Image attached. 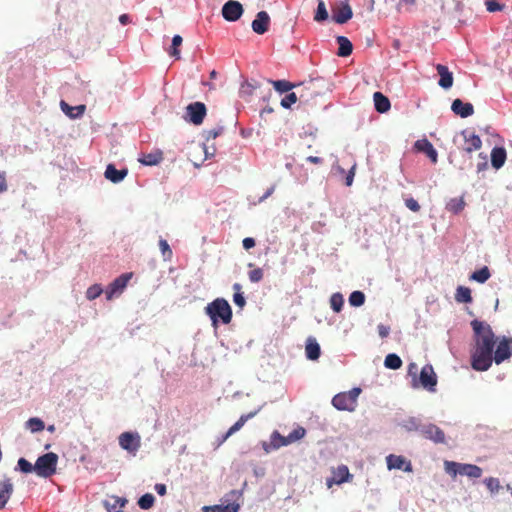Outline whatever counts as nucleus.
<instances>
[{
	"mask_svg": "<svg viewBox=\"0 0 512 512\" xmlns=\"http://www.w3.org/2000/svg\"><path fill=\"white\" fill-rule=\"evenodd\" d=\"M386 464L389 469H403L406 472H411V462H408L404 456L390 454L386 456Z\"/></svg>",
	"mask_w": 512,
	"mask_h": 512,
	"instance_id": "obj_17",
	"label": "nucleus"
},
{
	"mask_svg": "<svg viewBox=\"0 0 512 512\" xmlns=\"http://www.w3.org/2000/svg\"><path fill=\"white\" fill-rule=\"evenodd\" d=\"M270 17L266 11H258V35H263L269 31Z\"/></svg>",
	"mask_w": 512,
	"mask_h": 512,
	"instance_id": "obj_33",
	"label": "nucleus"
},
{
	"mask_svg": "<svg viewBox=\"0 0 512 512\" xmlns=\"http://www.w3.org/2000/svg\"><path fill=\"white\" fill-rule=\"evenodd\" d=\"M377 330L379 332V336L382 339H384V337H387L390 333V327L385 326V324H379Z\"/></svg>",
	"mask_w": 512,
	"mask_h": 512,
	"instance_id": "obj_56",
	"label": "nucleus"
},
{
	"mask_svg": "<svg viewBox=\"0 0 512 512\" xmlns=\"http://www.w3.org/2000/svg\"><path fill=\"white\" fill-rule=\"evenodd\" d=\"M103 292L102 288L98 284L90 286L86 291V297L89 300H94L101 295Z\"/></svg>",
	"mask_w": 512,
	"mask_h": 512,
	"instance_id": "obj_47",
	"label": "nucleus"
},
{
	"mask_svg": "<svg viewBox=\"0 0 512 512\" xmlns=\"http://www.w3.org/2000/svg\"><path fill=\"white\" fill-rule=\"evenodd\" d=\"M451 108L454 113L458 114L462 118L469 117V115L474 113L473 104L464 103L461 99L452 101Z\"/></svg>",
	"mask_w": 512,
	"mask_h": 512,
	"instance_id": "obj_23",
	"label": "nucleus"
},
{
	"mask_svg": "<svg viewBox=\"0 0 512 512\" xmlns=\"http://www.w3.org/2000/svg\"><path fill=\"white\" fill-rule=\"evenodd\" d=\"M353 16L350 5L346 4L341 6L338 10L333 13V20L336 23L343 24L350 20Z\"/></svg>",
	"mask_w": 512,
	"mask_h": 512,
	"instance_id": "obj_29",
	"label": "nucleus"
},
{
	"mask_svg": "<svg viewBox=\"0 0 512 512\" xmlns=\"http://www.w3.org/2000/svg\"><path fill=\"white\" fill-rule=\"evenodd\" d=\"M297 100L298 98L296 93L289 92L288 95H285V97L281 100V105L283 108L289 109L291 108L292 104H295Z\"/></svg>",
	"mask_w": 512,
	"mask_h": 512,
	"instance_id": "obj_49",
	"label": "nucleus"
},
{
	"mask_svg": "<svg viewBox=\"0 0 512 512\" xmlns=\"http://www.w3.org/2000/svg\"><path fill=\"white\" fill-rule=\"evenodd\" d=\"M13 491H14V486H13L11 479L4 477L0 481V509H3L6 506Z\"/></svg>",
	"mask_w": 512,
	"mask_h": 512,
	"instance_id": "obj_18",
	"label": "nucleus"
},
{
	"mask_svg": "<svg viewBox=\"0 0 512 512\" xmlns=\"http://www.w3.org/2000/svg\"><path fill=\"white\" fill-rule=\"evenodd\" d=\"M353 475L345 464H341L337 468L332 469V476L326 479V485L332 487L333 485H341L344 482H351Z\"/></svg>",
	"mask_w": 512,
	"mask_h": 512,
	"instance_id": "obj_11",
	"label": "nucleus"
},
{
	"mask_svg": "<svg viewBox=\"0 0 512 512\" xmlns=\"http://www.w3.org/2000/svg\"><path fill=\"white\" fill-rule=\"evenodd\" d=\"M436 70L439 75V86L445 89L452 87L453 85V73L449 71L446 65H436Z\"/></svg>",
	"mask_w": 512,
	"mask_h": 512,
	"instance_id": "obj_21",
	"label": "nucleus"
},
{
	"mask_svg": "<svg viewBox=\"0 0 512 512\" xmlns=\"http://www.w3.org/2000/svg\"><path fill=\"white\" fill-rule=\"evenodd\" d=\"M233 289L235 291L234 296H233V301L238 307L242 308L245 305V298L240 291L241 290L240 284L235 283L233 285Z\"/></svg>",
	"mask_w": 512,
	"mask_h": 512,
	"instance_id": "obj_45",
	"label": "nucleus"
},
{
	"mask_svg": "<svg viewBox=\"0 0 512 512\" xmlns=\"http://www.w3.org/2000/svg\"><path fill=\"white\" fill-rule=\"evenodd\" d=\"M507 159L505 147H494L491 150V163L494 169H500Z\"/></svg>",
	"mask_w": 512,
	"mask_h": 512,
	"instance_id": "obj_24",
	"label": "nucleus"
},
{
	"mask_svg": "<svg viewBox=\"0 0 512 512\" xmlns=\"http://www.w3.org/2000/svg\"><path fill=\"white\" fill-rule=\"evenodd\" d=\"M305 429L302 426H298V428L292 430L291 433L287 437L281 436L279 432H274L271 435L270 442H263L262 447L266 452L272 451V449H277L279 447L288 446L296 440L302 439L305 437Z\"/></svg>",
	"mask_w": 512,
	"mask_h": 512,
	"instance_id": "obj_3",
	"label": "nucleus"
},
{
	"mask_svg": "<svg viewBox=\"0 0 512 512\" xmlns=\"http://www.w3.org/2000/svg\"><path fill=\"white\" fill-rule=\"evenodd\" d=\"M415 148L418 151L424 152L426 156L435 164L438 160L437 150L433 147L432 143L427 139L416 140Z\"/></svg>",
	"mask_w": 512,
	"mask_h": 512,
	"instance_id": "obj_19",
	"label": "nucleus"
},
{
	"mask_svg": "<svg viewBox=\"0 0 512 512\" xmlns=\"http://www.w3.org/2000/svg\"><path fill=\"white\" fill-rule=\"evenodd\" d=\"M155 497L151 493H146L138 500V505L143 510H148L153 507Z\"/></svg>",
	"mask_w": 512,
	"mask_h": 512,
	"instance_id": "obj_40",
	"label": "nucleus"
},
{
	"mask_svg": "<svg viewBox=\"0 0 512 512\" xmlns=\"http://www.w3.org/2000/svg\"><path fill=\"white\" fill-rule=\"evenodd\" d=\"M274 192V186H272L271 188H269L266 192V194L262 195V197L259 199V200H263V199H266L267 196H269L270 194H273Z\"/></svg>",
	"mask_w": 512,
	"mask_h": 512,
	"instance_id": "obj_63",
	"label": "nucleus"
},
{
	"mask_svg": "<svg viewBox=\"0 0 512 512\" xmlns=\"http://www.w3.org/2000/svg\"><path fill=\"white\" fill-rule=\"evenodd\" d=\"M330 304L331 309H333L336 313H339L344 305V297L339 292L333 293L330 298Z\"/></svg>",
	"mask_w": 512,
	"mask_h": 512,
	"instance_id": "obj_39",
	"label": "nucleus"
},
{
	"mask_svg": "<svg viewBox=\"0 0 512 512\" xmlns=\"http://www.w3.org/2000/svg\"><path fill=\"white\" fill-rule=\"evenodd\" d=\"M202 154H207L206 146L204 144H195L190 147L189 160L194 166L199 167L204 159L201 158Z\"/></svg>",
	"mask_w": 512,
	"mask_h": 512,
	"instance_id": "obj_25",
	"label": "nucleus"
},
{
	"mask_svg": "<svg viewBox=\"0 0 512 512\" xmlns=\"http://www.w3.org/2000/svg\"><path fill=\"white\" fill-rule=\"evenodd\" d=\"M60 107H61V110L71 119H76V118L81 117L86 110L85 105L70 106L68 103H66L63 100L60 102Z\"/></svg>",
	"mask_w": 512,
	"mask_h": 512,
	"instance_id": "obj_27",
	"label": "nucleus"
},
{
	"mask_svg": "<svg viewBox=\"0 0 512 512\" xmlns=\"http://www.w3.org/2000/svg\"><path fill=\"white\" fill-rule=\"evenodd\" d=\"M255 412H250L246 415H242L238 421L232 425L229 430L218 440V446L222 445L232 434L239 431L243 425L247 422V420L253 418Z\"/></svg>",
	"mask_w": 512,
	"mask_h": 512,
	"instance_id": "obj_20",
	"label": "nucleus"
},
{
	"mask_svg": "<svg viewBox=\"0 0 512 512\" xmlns=\"http://www.w3.org/2000/svg\"><path fill=\"white\" fill-rule=\"evenodd\" d=\"M118 440L120 447L132 454H136L141 446V437L138 433L123 432Z\"/></svg>",
	"mask_w": 512,
	"mask_h": 512,
	"instance_id": "obj_9",
	"label": "nucleus"
},
{
	"mask_svg": "<svg viewBox=\"0 0 512 512\" xmlns=\"http://www.w3.org/2000/svg\"><path fill=\"white\" fill-rule=\"evenodd\" d=\"M26 426L28 429H30L32 432H39L42 431L45 427L44 422L39 418H30L26 422Z\"/></svg>",
	"mask_w": 512,
	"mask_h": 512,
	"instance_id": "obj_43",
	"label": "nucleus"
},
{
	"mask_svg": "<svg viewBox=\"0 0 512 512\" xmlns=\"http://www.w3.org/2000/svg\"><path fill=\"white\" fill-rule=\"evenodd\" d=\"M402 363H403V361H402L401 357L396 355V353H389L384 360V365L388 369H393V370L400 369V367L402 366Z\"/></svg>",
	"mask_w": 512,
	"mask_h": 512,
	"instance_id": "obj_35",
	"label": "nucleus"
},
{
	"mask_svg": "<svg viewBox=\"0 0 512 512\" xmlns=\"http://www.w3.org/2000/svg\"><path fill=\"white\" fill-rule=\"evenodd\" d=\"M474 331L475 345L472 351V367L478 371H486L493 365L496 338L490 324L478 319L471 322Z\"/></svg>",
	"mask_w": 512,
	"mask_h": 512,
	"instance_id": "obj_1",
	"label": "nucleus"
},
{
	"mask_svg": "<svg viewBox=\"0 0 512 512\" xmlns=\"http://www.w3.org/2000/svg\"><path fill=\"white\" fill-rule=\"evenodd\" d=\"M57 462V454L53 452L46 453L36 460L34 472L40 477H50L56 472Z\"/></svg>",
	"mask_w": 512,
	"mask_h": 512,
	"instance_id": "obj_6",
	"label": "nucleus"
},
{
	"mask_svg": "<svg viewBox=\"0 0 512 512\" xmlns=\"http://www.w3.org/2000/svg\"><path fill=\"white\" fill-rule=\"evenodd\" d=\"M419 381L422 387L429 391H435L437 384V374L433 370L432 365H425L422 367L419 375Z\"/></svg>",
	"mask_w": 512,
	"mask_h": 512,
	"instance_id": "obj_12",
	"label": "nucleus"
},
{
	"mask_svg": "<svg viewBox=\"0 0 512 512\" xmlns=\"http://www.w3.org/2000/svg\"><path fill=\"white\" fill-rule=\"evenodd\" d=\"M307 160L312 164H322L323 162L322 158H319V156H308Z\"/></svg>",
	"mask_w": 512,
	"mask_h": 512,
	"instance_id": "obj_61",
	"label": "nucleus"
},
{
	"mask_svg": "<svg viewBox=\"0 0 512 512\" xmlns=\"http://www.w3.org/2000/svg\"><path fill=\"white\" fill-rule=\"evenodd\" d=\"M162 159V156L161 154H152V153H149V154H146L143 156L142 159H140V161L145 164V165H156L158 164Z\"/></svg>",
	"mask_w": 512,
	"mask_h": 512,
	"instance_id": "obj_46",
	"label": "nucleus"
},
{
	"mask_svg": "<svg viewBox=\"0 0 512 512\" xmlns=\"http://www.w3.org/2000/svg\"><path fill=\"white\" fill-rule=\"evenodd\" d=\"M127 173V169L118 170L113 164H109L105 170V177L113 183H118L125 178Z\"/></svg>",
	"mask_w": 512,
	"mask_h": 512,
	"instance_id": "obj_28",
	"label": "nucleus"
},
{
	"mask_svg": "<svg viewBox=\"0 0 512 512\" xmlns=\"http://www.w3.org/2000/svg\"><path fill=\"white\" fill-rule=\"evenodd\" d=\"M159 248L162 253L163 259L165 261L171 260L173 253H172V250H171L168 242L165 239L159 240Z\"/></svg>",
	"mask_w": 512,
	"mask_h": 512,
	"instance_id": "obj_44",
	"label": "nucleus"
},
{
	"mask_svg": "<svg viewBox=\"0 0 512 512\" xmlns=\"http://www.w3.org/2000/svg\"><path fill=\"white\" fill-rule=\"evenodd\" d=\"M337 43H338V56L339 57H348L352 53L353 45L351 40L348 39L346 36H338L337 37Z\"/></svg>",
	"mask_w": 512,
	"mask_h": 512,
	"instance_id": "obj_30",
	"label": "nucleus"
},
{
	"mask_svg": "<svg viewBox=\"0 0 512 512\" xmlns=\"http://www.w3.org/2000/svg\"><path fill=\"white\" fill-rule=\"evenodd\" d=\"M253 87L250 84H243L239 90V94L246 100H251L253 95Z\"/></svg>",
	"mask_w": 512,
	"mask_h": 512,
	"instance_id": "obj_50",
	"label": "nucleus"
},
{
	"mask_svg": "<svg viewBox=\"0 0 512 512\" xmlns=\"http://www.w3.org/2000/svg\"><path fill=\"white\" fill-rule=\"evenodd\" d=\"M7 181L4 172H0V193H3L7 190Z\"/></svg>",
	"mask_w": 512,
	"mask_h": 512,
	"instance_id": "obj_57",
	"label": "nucleus"
},
{
	"mask_svg": "<svg viewBox=\"0 0 512 512\" xmlns=\"http://www.w3.org/2000/svg\"><path fill=\"white\" fill-rule=\"evenodd\" d=\"M485 5L489 12L502 11L505 8V5L499 4V2L495 0H486Z\"/></svg>",
	"mask_w": 512,
	"mask_h": 512,
	"instance_id": "obj_52",
	"label": "nucleus"
},
{
	"mask_svg": "<svg viewBox=\"0 0 512 512\" xmlns=\"http://www.w3.org/2000/svg\"><path fill=\"white\" fill-rule=\"evenodd\" d=\"M127 502L128 500L124 497L111 496L109 499L103 501V506L107 512H122Z\"/></svg>",
	"mask_w": 512,
	"mask_h": 512,
	"instance_id": "obj_22",
	"label": "nucleus"
},
{
	"mask_svg": "<svg viewBox=\"0 0 512 512\" xmlns=\"http://www.w3.org/2000/svg\"><path fill=\"white\" fill-rule=\"evenodd\" d=\"M18 467L19 469L24 473H31L34 471V465H32L28 460L25 458H20L18 460Z\"/></svg>",
	"mask_w": 512,
	"mask_h": 512,
	"instance_id": "obj_51",
	"label": "nucleus"
},
{
	"mask_svg": "<svg viewBox=\"0 0 512 512\" xmlns=\"http://www.w3.org/2000/svg\"><path fill=\"white\" fill-rule=\"evenodd\" d=\"M479 156L482 157L484 161H483V163H478L477 164V169H478V172H482V170H485L487 168L488 163L486 161V155L479 154Z\"/></svg>",
	"mask_w": 512,
	"mask_h": 512,
	"instance_id": "obj_60",
	"label": "nucleus"
},
{
	"mask_svg": "<svg viewBox=\"0 0 512 512\" xmlns=\"http://www.w3.org/2000/svg\"><path fill=\"white\" fill-rule=\"evenodd\" d=\"M243 13V7L240 2L229 0L222 7V16L225 20L234 22L238 20Z\"/></svg>",
	"mask_w": 512,
	"mask_h": 512,
	"instance_id": "obj_13",
	"label": "nucleus"
},
{
	"mask_svg": "<svg viewBox=\"0 0 512 512\" xmlns=\"http://www.w3.org/2000/svg\"><path fill=\"white\" fill-rule=\"evenodd\" d=\"M256 242L254 238L248 237L243 240V246L245 249H250L255 246Z\"/></svg>",
	"mask_w": 512,
	"mask_h": 512,
	"instance_id": "obj_58",
	"label": "nucleus"
},
{
	"mask_svg": "<svg viewBox=\"0 0 512 512\" xmlns=\"http://www.w3.org/2000/svg\"><path fill=\"white\" fill-rule=\"evenodd\" d=\"M355 168H356V164L353 165V167L350 168V170L348 171V173L346 174V177H345V185L346 186H351L353 181H354V177H355Z\"/></svg>",
	"mask_w": 512,
	"mask_h": 512,
	"instance_id": "obj_54",
	"label": "nucleus"
},
{
	"mask_svg": "<svg viewBox=\"0 0 512 512\" xmlns=\"http://www.w3.org/2000/svg\"><path fill=\"white\" fill-rule=\"evenodd\" d=\"M462 136L465 140L464 151L471 153L478 151L483 145L481 137L472 130H462Z\"/></svg>",
	"mask_w": 512,
	"mask_h": 512,
	"instance_id": "obj_15",
	"label": "nucleus"
},
{
	"mask_svg": "<svg viewBox=\"0 0 512 512\" xmlns=\"http://www.w3.org/2000/svg\"><path fill=\"white\" fill-rule=\"evenodd\" d=\"M466 202L463 197L452 198L446 204V209L452 213H459L465 208Z\"/></svg>",
	"mask_w": 512,
	"mask_h": 512,
	"instance_id": "obj_34",
	"label": "nucleus"
},
{
	"mask_svg": "<svg viewBox=\"0 0 512 512\" xmlns=\"http://www.w3.org/2000/svg\"><path fill=\"white\" fill-rule=\"evenodd\" d=\"M242 493L238 490H231L222 499L219 505L205 506L203 512H238L240 508L239 500Z\"/></svg>",
	"mask_w": 512,
	"mask_h": 512,
	"instance_id": "obj_5",
	"label": "nucleus"
},
{
	"mask_svg": "<svg viewBox=\"0 0 512 512\" xmlns=\"http://www.w3.org/2000/svg\"><path fill=\"white\" fill-rule=\"evenodd\" d=\"M249 277H250L251 281H253V282L256 281V269L249 271Z\"/></svg>",
	"mask_w": 512,
	"mask_h": 512,
	"instance_id": "obj_64",
	"label": "nucleus"
},
{
	"mask_svg": "<svg viewBox=\"0 0 512 512\" xmlns=\"http://www.w3.org/2000/svg\"><path fill=\"white\" fill-rule=\"evenodd\" d=\"M305 352L309 359H318L321 354L319 343L315 339H309L305 346Z\"/></svg>",
	"mask_w": 512,
	"mask_h": 512,
	"instance_id": "obj_31",
	"label": "nucleus"
},
{
	"mask_svg": "<svg viewBox=\"0 0 512 512\" xmlns=\"http://www.w3.org/2000/svg\"><path fill=\"white\" fill-rule=\"evenodd\" d=\"M207 114V109L202 102H193L186 107V115L184 119L194 125H201Z\"/></svg>",
	"mask_w": 512,
	"mask_h": 512,
	"instance_id": "obj_8",
	"label": "nucleus"
},
{
	"mask_svg": "<svg viewBox=\"0 0 512 512\" xmlns=\"http://www.w3.org/2000/svg\"><path fill=\"white\" fill-rule=\"evenodd\" d=\"M268 83H272L275 90L278 92H289L291 89L295 87L294 83L289 82V80H267Z\"/></svg>",
	"mask_w": 512,
	"mask_h": 512,
	"instance_id": "obj_36",
	"label": "nucleus"
},
{
	"mask_svg": "<svg viewBox=\"0 0 512 512\" xmlns=\"http://www.w3.org/2000/svg\"><path fill=\"white\" fill-rule=\"evenodd\" d=\"M329 18L328 10L325 6V1L318 0V7L314 14L315 21H324Z\"/></svg>",
	"mask_w": 512,
	"mask_h": 512,
	"instance_id": "obj_38",
	"label": "nucleus"
},
{
	"mask_svg": "<svg viewBox=\"0 0 512 512\" xmlns=\"http://www.w3.org/2000/svg\"><path fill=\"white\" fill-rule=\"evenodd\" d=\"M445 468L447 473H449L451 476H457V474H461L462 476L479 478L483 474V469L479 466H476V464L448 462V460H446Z\"/></svg>",
	"mask_w": 512,
	"mask_h": 512,
	"instance_id": "obj_7",
	"label": "nucleus"
},
{
	"mask_svg": "<svg viewBox=\"0 0 512 512\" xmlns=\"http://www.w3.org/2000/svg\"><path fill=\"white\" fill-rule=\"evenodd\" d=\"M205 313L210 317L212 326L218 327V323L229 324L232 319V309L224 298H216L205 307Z\"/></svg>",
	"mask_w": 512,
	"mask_h": 512,
	"instance_id": "obj_2",
	"label": "nucleus"
},
{
	"mask_svg": "<svg viewBox=\"0 0 512 512\" xmlns=\"http://www.w3.org/2000/svg\"><path fill=\"white\" fill-rule=\"evenodd\" d=\"M485 484L491 493H497V491H499V489L501 487L499 478H495V477L485 478Z\"/></svg>",
	"mask_w": 512,
	"mask_h": 512,
	"instance_id": "obj_48",
	"label": "nucleus"
},
{
	"mask_svg": "<svg viewBox=\"0 0 512 512\" xmlns=\"http://www.w3.org/2000/svg\"><path fill=\"white\" fill-rule=\"evenodd\" d=\"M405 205L407 208H409L413 212H419V210H420V206H419L418 202L416 201V199H414V198H407L405 200Z\"/></svg>",
	"mask_w": 512,
	"mask_h": 512,
	"instance_id": "obj_53",
	"label": "nucleus"
},
{
	"mask_svg": "<svg viewBox=\"0 0 512 512\" xmlns=\"http://www.w3.org/2000/svg\"><path fill=\"white\" fill-rule=\"evenodd\" d=\"M361 392L360 387L351 388L350 391L339 392L332 398V405L338 410H348L353 412L358 405V396Z\"/></svg>",
	"mask_w": 512,
	"mask_h": 512,
	"instance_id": "obj_4",
	"label": "nucleus"
},
{
	"mask_svg": "<svg viewBox=\"0 0 512 512\" xmlns=\"http://www.w3.org/2000/svg\"><path fill=\"white\" fill-rule=\"evenodd\" d=\"M491 274L487 266L480 268L477 271H474L470 275L471 280H475L478 283H486V281L490 278Z\"/></svg>",
	"mask_w": 512,
	"mask_h": 512,
	"instance_id": "obj_37",
	"label": "nucleus"
},
{
	"mask_svg": "<svg viewBox=\"0 0 512 512\" xmlns=\"http://www.w3.org/2000/svg\"><path fill=\"white\" fill-rule=\"evenodd\" d=\"M374 107L379 113H386L391 109V101L380 91L374 92Z\"/></svg>",
	"mask_w": 512,
	"mask_h": 512,
	"instance_id": "obj_26",
	"label": "nucleus"
},
{
	"mask_svg": "<svg viewBox=\"0 0 512 512\" xmlns=\"http://www.w3.org/2000/svg\"><path fill=\"white\" fill-rule=\"evenodd\" d=\"M422 436L432 440L434 443H445L446 442V436L442 429L439 428V426L435 424H429L426 426H423L422 428Z\"/></svg>",
	"mask_w": 512,
	"mask_h": 512,
	"instance_id": "obj_16",
	"label": "nucleus"
},
{
	"mask_svg": "<svg viewBox=\"0 0 512 512\" xmlns=\"http://www.w3.org/2000/svg\"><path fill=\"white\" fill-rule=\"evenodd\" d=\"M512 356V338L502 336L494 349V362L499 365Z\"/></svg>",
	"mask_w": 512,
	"mask_h": 512,
	"instance_id": "obj_10",
	"label": "nucleus"
},
{
	"mask_svg": "<svg viewBox=\"0 0 512 512\" xmlns=\"http://www.w3.org/2000/svg\"><path fill=\"white\" fill-rule=\"evenodd\" d=\"M349 303L351 306H361L365 303V293L354 291L349 295Z\"/></svg>",
	"mask_w": 512,
	"mask_h": 512,
	"instance_id": "obj_41",
	"label": "nucleus"
},
{
	"mask_svg": "<svg viewBox=\"0 0 512 512\" xmlns=\"http://www.w3.org/2000/svg\"><path fill=\"white\" fill-rule=\"evenodd\" d=\"M154 488H155V491H156L159 495L163 496V495H165V494H166V485H165V484L158 483V484H156V485H155V487H154Z\"/></svg>",
	"mask_w": 512,
	"mask_h": 512,
	"instance_id": "obj_59",
	"label": "nucleus"
},
{
	"mask_svg": "<svg viewBox=\"0 0 512 512\" xmlns=\"http://www.w3.org/2000/svg\"><path fill=\"white\" fill-rule=\"evenodd\" d=\"M222 130H223L222 128H218V129H210V130L206 131V139L210 140V139L217 138L222 133Z\"/></svg>",
	"mask_w": 512,
	"mask_h": 512,
	"instance_id": "obj_55",
	"label": "nucleus"
},
{
	"mask_svg": "<svg viewBox=\"0 0 512 512\" xmlns=\"http://www.w3.org/2000/svg\"><path fill=\"white\" fill-rule=\"evenodd\" d=\"M183 42V39L180 35H175L172 39V45H171V48L169 50V54L173 57H175L176 59H179L180 58V51H179V46H181Z\"/></svg>",
	"mask_w": 512,
	"mask_h": 512,
	"instance_id": "obj_42",
	"label": "nucleus"
},
{
	"mask_svg": "<svg viewBox=\"0 0 512 512\" xmlns=\"http://www.w3.org/2000/svg\"><path fill=\"white\" fill-rule=\"evenodd\" d=\"M119 22H120L122 25H127L128 23H130V17H129V15H127V14H122V15H120V17H119Z\"/></svg>",
	"mask_w": 512,
	"mask_h": 512,
	"instance_id": "obj_62",
	"label": "nucleus"
},
{
	"mask_svg": "<svg viewBox=\"0 0 512 512\" xmlns=\"http://www.w3.org/2000/svg\"><path fill=\"white\" fill-rule=\"evenodd\" d=\"M455 298L457 302L469 303L473 301L471 289L468 287H464V285H459L456 289Z\"/></svg>",
	"mask_w": 512,
	"mask_h": 512,
	"instance_id": "obj_32",
	"label": "nucleus"
},
{
	"mask_svg": "<svg viewBox=\"0 0 512 512\" xmlns=\"http://www.w3.org/2000/svg\"><path fill=\"white\" fill-rule=\"evenodd\" d=\"M132 277V273H125L117 277L107 288L106 298L111 300L115 295L121 294L127 286L129 280Z\"/></svg>",
	"mask_w": 512,
	"mask_h": 512,
	"instance_id": "obj_14",
	"label": "nucleus"
}]
</instances>
